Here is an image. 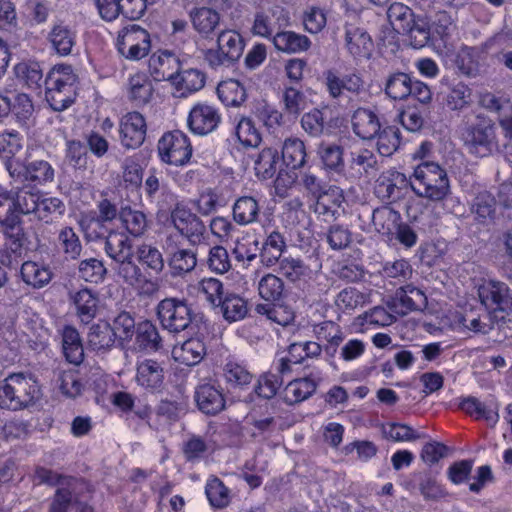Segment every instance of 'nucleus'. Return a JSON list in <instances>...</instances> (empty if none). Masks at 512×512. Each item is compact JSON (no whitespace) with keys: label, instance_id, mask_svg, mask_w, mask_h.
<instances>
[{"label":"nucleus","instance_id":"22","mask_svg":"<svg viewBox=\"0 0 512 512\" xmlns=\"http://www.w3.org/2000/svg\"><path fill=\"white\" fill-rule=\"evenodd\" d=\"M194 30L204 39H212L220 25V14L210 7H194L189 12Z\"/></svg>","mask_w":512,"mask_h":512},{"label":"nucleus","instance_id":"39","mask_svg":"<svg viewBox=\"0 0 512 512\" xmlns=\"http://www.w3.org/2000/svg\"><path fill=\"white\" fill-rule=\"evenodd\" d=\"M306 158V147L301 139L289 137L284 141L282 145V160L288 168L296 170L304 167Z\"/></svg>","mask_w":512,"mask_h":512},{"label":"nucleus","instance_id":"23","mask_svg":"<svg viewBox=\"0 0 512 512\" xmlns=\"http://www.w3.org/2000/svg\"><path fill=\"white\" fill-rule=\"evenodd\" d=\"M345 46L354 58H369L373 49V41L363 28L346 24Z\"/></svg>","mask_w":512,"mask_h":512},{"label":"nucleus","instance_id":"52","mask_svg":"<svg viewBox=\"0 0 512 512\" xmlns=\"http://www.w3.org/2000/svg\"><path fill=\"white\" fill-rule=\"evenodd\" d=\"M387 17L394 31L403 34L416 17L413 10L403 3L394 2L387 10Z\"/></svg>","mask_w":512,"mask_h":512},{"label":"nucleus","instance_id":"8","mask_svg":"<svg viewBox=\"0 0 512 512\" xmlns=\"http://www.w3.org/2000/svg\"><path fill=\"white\" fill-rule=\"evenodd\" d=\"M244 47V40L238 32L222 30L217 36V48L207 49L204 60L213 69L229 67L240 59Z\"/></svg>","mask_w":512,"mask_h":512},{"label":"nucleus","instance_id":"48","mask_svg":"<svg viewBox=\"0 0 512 512\" xmlns=\"http://www.w3.org/2000/svg\"><path fill=\"white\" fill-rule=\"evenodd\" d=\"M217 95L226 106L238 107L246 100L244 86L235 79H228L218 84Z\"/></svg>","mask_w":512,"mask_h":512},{"label":"nucleus","instance_id":"17","mask_svg":"<svg viewBox=\"0 0 512 512\" xmlns=\"http://www.w3.org/2000/svg\"><path fill=\"white\" fill-rule=\"evenodd\" d=\"M194 398L198 409L206 415H217L225 409L226 401L220 386L201 384L196 387Z\"/></svg>","mask_w":512,"mask_h":512},{"label":"nucleus","instance_id":"36","mask_svg":"<svg viewBox=\"0 0 512 512\" xmlns=\"http://www.w3.org/2000/svg\"><path fill=\"white\" fill-rule=\"evenodd\" d=\"M317 154L326 171L337 174H341L344 171V149L342 146L336 143L322 142L318 146Z\"/></svg>","mask_w":512,"mask_h":512},{"label":"nucleus","instance_id":"5","mask_svg":"<svg viewBox=\"0 0 512 512\" xmlns=\"http://www.w3.org/2000/svg\"><path fill=\"white\" fill-rule=\"evenodd\" d=\"M156 62L159 63L162 71H159L156 67L157 73L160 74L161 78L168 79L176 85L177 90L180 92L181 96H186L187 94H191L201 90L206 81V75L199 69L190 68L186 70L177 69L176 73H170L165 71L164 67L166 65H170L175 63L179 65V61L174 54L171 52L165 51L161 55L155 58H151L150 66H154Z\"/></svg>","mask_w":512,"mask_h":512},{"label":"nucleus","instance_id":"56","mask_svg":"<svg viewBox=\"0 0 512 512\" xmlns=\"http://www.w3.org/2000/svg\"><path fill=\"white\" fill-rule=\"evenodd\" d=\"M66 211L65 204L56 197H42L38 203L35 216L45 223H53Z\"/></svg>","mask_w":512,"mask_h":512},{"label":"nucleus","instance_id":"31","mask_svg":"<svg viewBox=\"0 0 512 512\" xmlns=\"http://www.w3.org/2000/svg\"><path fill=\"white\" fill-rule=\"evenodd\" d=\"M116 341V332L106 321H99L90 327L87 335L89 348L94 351H107L111 349Z\"/></svg>","mask_w":512,"mask_h":512},{"label":"nucleus","instance_id":"7","mask_svg":"<svg viewBox=\"0 0 512 512\" xmlns=\"http://www.w3.org/2000/svg\"><path fill=\"white\" fill-rule=\"evenodd\" d=\"M156 314L161 326L174 334L186 330L195 317L191 304L184 298L176 297L161 300L156 307Z\"/></svg>","mask_w":512,"mask_h":512},{"label":"nucleus","instance_id":"63","mask_svg":"<svg viewBox=\"0 0 512 512\" xmlns=\"http://www.w3.org/2000/svg\"><path fill=\"white\" fill-rule=\"evenodd\" d=\"M78 272L86 282L98 284L105 279L107 268L101 260L88 258L79 263Z\"/></svg>","mask_w":512,"mask_h":512},{"label":"nucleus","instance_id":"53","mask_svg":"<svg viewBox=\"0 0 512 512\" xmlns=\"http://www.w3.org/2000/svg\"><path fill=\"white\" fill-rule=\"evenodd\" d=\"M135 254L138 262L146 270L154 274H160L164 269L163 255L156 247L149 244H141L137 247Z\"/></svg>","mask_w":512,"mask_h":512},{"label":"nucleus","instance_id":"14","mask_svg":"<svg viewBox=\"0 0 512 512\" xmlns=\"http://www.w3.org/2000/svg\"><path fill=\"white\" fill-rule=\"evenodd\" d=\"M456 320L464 328L474 333L487 334L494 328L495 324L499 327L504 326L498 323L493 315L481 304L475 306L465 305L461 311L457 312Z\"/></svg>","mask_w":512,"mask_h":512},{"label":"nucleus","instance_id":"35","mask_svg":"<svg viewBox=\"0 0 512 512\" xmlns=\"http://www.w3.org/2000/svg\"><path fill=\"white\" fill-rule=\"evenodd\" d=\"M350 169L360 177L374 178L380 166L377 156L371 150L360 149L351 154Z\"/></svg>","mask_w":512,"mask_h":512},{"label":"nucleus","instance_id":"42","mask_svg":"<svg viewBox=\"0 0 512 512\" xmlns=\"http://www.w3.org/2000/svg\"><path fill=\"white\" fill-rule=\"evenodd\" d=\"M401 221V215L390 206H381L373 210L372 224L383 235H393Z\"/></svg>","mask_w":512,"mask_h":512},{"label":"nucleus","instance_id":"49","mask_svg":"<svg viewBox=\"0 0 512 512\" xmlns=\"http://www.w3.org/2000/svg\"><path fill=\"white\" fill-rule=\"evenodd\" d=\"M119 219L127 232L134 237L144 235L148 229V220L146 215L142 211L132 209L129 206L122 207L120 209Z\"/></svg>","mask_w":512,"mask_h":512},{"label":"nucleus","instance_id":"61","mask_svg":"<svg viewBox=\"0 0 512 512\" xmlns=\"http://www.w3.org/2000/svg\"><path fill=\"white\" fill-rule=\"evenodd\" d=\"M417 477L420 494L425 500L437 501L448 495L447 491L430 472L419 473Z\"/></svg>","mask_w":512,"mask_h":512},{"label":"nucleus","instance_id":"45","mask_svg":"<svg viewBox=\"0 0 512 512\" xmlns=\"http://www.w3.org/2000/svg\"><path fill=\"white\" fill-rule=\"evenodd\" d=\"M413 80L409 74L395 72L390 74L385 83V94L393 100H405L411 95Z\"/></svg>","mask_w":512,"mask_h":512},{"label":"nucleus","instance_id":"64","mask_svg":"<svg viewBox=\"0 0 512 512\" xmlns=\"http://www.w3.org/2000/svg\"><path fill=\"white\" fill-rule=\"evenodd\" d=\"M377 140V149L382 156H391L400 146V131L395 126L380 129Z\"/></svg>","mask_w":512,"mask_h":512},{"label":"nucleus","instance_id":"27","mask_svg":"<svg viewBox=\"0 0 512 512\" xmlns=\"http://www.w3.org/2000/svg\"><path fill=\"white\" fill-rule=\"evenodd\" d=\"M48 40L57 54L67 56L76 43V31L63 21H58L52 26Z\"/></svg>","mask_w":512,"mask_h":512},{"label":"nucleus","instance_id":"18","mask_svg":"<svg viewBox=\"0 0 512 512\" xmlns=\"http://www.w3.org/2000/svg\"><path fill=\"white\" fill-rule=\"evenodd\" d=\"M220 120L216 108L207 104H197L189 113L188 125L195 134L206 135L216 129Z\"/></svg>","mask_w":512,"mask_h":512},{"label":"nucleus","instance_id":"43","mask_svg":"<svg viewBox=\"0 0 512 512\" xmlns=\"http://www.w3.org/2000/svg\"><path fill=\"white\" fill-rule=\"evenodd\" d=\"M17 192L12 197L15 204V212L19 214H31L36 212L41 195L34 192L31 185L12 184Z\"/></svg>","mask_w":512,"mask_h":512},{"label":"nucleus","instance_id":"46","mask_svg":"<svg viewBox=\"0 0 512 512\" xmlns=\"http://www.w3.org/2000/svg\"><path fill=\"white\" fill-rule=\"evenodd\" d=\"M273 43L277 50L286 53L306 51L311 45V41L307 36L292 31L276 33L273 37Z\"/></svg>","mask_w":512,"mask_h":512},{"label":"nucleus","instance_id":"47","mask_svg":"<svg viewBox=\"0 0 512 512\" xmlns=\"http://www.w3.org/2000/svg\"><path fill=\"white\" fill-rule=\"evenodd\" d=\"M316 388L317 384L309 377L294 379L285 388L284 400L289 405L300 403L308 399Z\"/></svg>","mask_w":512,"mask_h":512},{"label":"nucleus","instance_id":"11","mask_svg":"<svg viewBox=\"0 0 512 512\" xmlns=\"http://www.w3.org/2000/svg\"><path fill=\"white\" fill-rule=\"evenodd\" d=\"M158 153L167 164L182 166L192 155V146L188 137L179 130L165 133L158 142Z\"/></svg>","mask_w":512,"mask_h":512},{"label":"nucleus","instance_id":"38","mask_svg":"<svg viewBox=\"0 0 512 512\" xmlns=\"http://www.w3.org/2000/svg\"><path fill=\"white\" fill-rule=\"evenodd\" d=\"M22 280L34 289L46 286L51 280L53 273L48 266L34 261H26L20 269Z\"/></svg>","mask_w":512,"mask_h":512},{"label":"nucleus","instance_id":"40","mask_svg":"<svg viewBox=\"0 0 512 512\" xmlns=\"http://www.w3.org/2000/svg\"><path fill=\"white\" fill-rule=\"evenodd\" d=\"M345 201L343 190L334 185H328L323 193L316 198L315 211L319 214H330L332 217L338 213L340 208Z\"/></svg>","mask_w":512,"mask_h":512},{"label":"nucleus","instance_id":"2","mask_svg":"<svg viewBox=\"0 0 512 512\" xmlns=\"http://www.w3.org/2000/svg\"><path fill=\"white\" fill-rule=\"evenodd\" d=\"M410 186L414 193L430 201H442L450 193L447 172L436 162L425 161L414 170Z\"/></svg>","mask_w":512,"mask_h":512},{"label":"nucleus","instance_id":"20","mask_svg":"<svg viewBox=\"0 0 512 512\" xmlns=\"http://www.w3.org/2000/svg\"><path fill=\"white\" fill-rule=\"evenodd\" d=\"M68 296L76 316L82 323L88 324L96 317L99 307V297L96 292L89 288H82L78 291H70Z\"/></svg>","mask_w":512,"mask_h":512},{"label":"nucleus","instance_id":"4","mask_svg":"<svg viewBox=\"0 0 512 512\" xmlns=\"http://www.w3.org/2000/svg\"><path fill=\"white\" fill-rule=\"evenodd\" d=\"M75 81L76 76L70 65H55L47 74L44 80L45 98L54 111H63L74 102Z\"/></svg>","mask_w":512,"mask_h":512},{"label":"nucleus","instance_id":"26","mask_svg":"<svg viewBox=\"0 0 512 512\" xmlns=\"http://www.w3.org/2000/svg\"><path fill=\"white\" fill-rule=\"evenodd\" d=\"M104 251L112 264L128 256H135L132 240L127 234L111 230L105 237Z\"/></svg>","mask_w":512,"mask_h":512},{"label":"nucleus","instance_id":"13","mask_svg":"<svg viewBox=\"0 0 512 512\" xmlns=\"http://www.w3.org/2000/svg\"><path fill=\"white\" fill-rule=\"evenodd\" d=\"M325 86L332 99H340L345 92L358 96L364 92L365 82L360 74L353 72L340 76L330 69L324 72Z\"/></svg>","mask_w":512,"mask_h":512},{"label":"nucleus","instance_id":"1","mask_svg":"<svg viewBox=\"0 0 512 512\" xmlns=\"http://www.w3.org/2000/svg\"><path fill=\"white\" fill-rule=\"evenodd\" d=\"M460 139L469 154L486 157L497 148L496 127L483 114H467L459 125Z\"/></svg>","mask_w":512,"mask_h":512},{"label":"nucleus","instance_id":"57","mask_svg":"<svg viewBox=\"0 0 512 512\" xmlns=\"http://www.w3.org/2000/svg\"><path fill=\"white\" fill-rule=\"evenodd\" d=\"M472 103V90L463 82L454 84L444 97V104L451 111H461Z\"/></svg>","mask_w":512,"mask_h":512},{"label":"nucleus","instance_id":"25","mask_svg":"<svg viewBox=\"0 0 512 512\" xmlns=\"http://www.w3.org/2000/svg\"><path fill=\"white\" fill-rule=\"evenodd\" d=\"M135 348L140 352H157L163 348V339L155 324L149 320L137 324Z\"/></svg>","mask_w":512,"mask_h":512},{"label":"nucleus","instance_id":"34","mask_svg":"<svg viewBox=\"0 0 512 512\" xmlns=\"http://www.w3.org/2000/svg\"><path fill=\"white\" fill-rule=\"evenodd\" d=\"M62 349L66 360L71 364L79 365L83 361V344L75 327L67 325L63 328Z\"/></svg>","mask_w":512,"mask_h":512},{"label":"nucleus","instance_id":"60","mask_svg":"<svg viewBox=\"0 0 512 512\" xmlns=\"http://www.w3.org/2000/svg\"><path fill=\"white\" fill-rule=\"evenodd\" d=\"M381 432L385 439L395 442L415 441L425 437L417 433L412 427L402 423L382 424Z\"/></svg>","mask_w":512,"mask_h":512},{"label":"nucleus","instance_id":"50","mask_svg":"<svg viewBox=\"0 0 512 512\" xmlns=\"http://www.w3.org/2000/svg\"><path fill=\"white\" fill-rule=\"evenodd\" d=\"M479 51L475 47H462L456 55L455 66L458 72L467 77L480 74Z\"/></svg>","mask_w":512,"mask_h":512},{"label":"nucleus","instance_id":"19","mask_svg":"<svg viewBox=\"0 0 512 512\" xmlns=\"http://www.w3.org/2000/svg\"><path fill=\"white\" fill-rule=\"evenodd\" d=\"M164 367L154 359H145L137 363L136 382L142 388L151 391H161L164 385Z\"/></svg>","mask_w":512,"mask_h":512},{"label":"nucleus","instance_id":"54","mask_svg":"<svg viewBox=\"0 0 512 512\" xmlns=\"http://www.w3.org/2000/svg\"><path fill=\"white\" fill-rule=\"evenodd\" d=\"M106 222L101 221L95 213L82 214L78 220L81 231L88 242L104 239L109 233Z\"/></svg>","mask_w":512,"mask_h":512},{"label":"nucleus","instance_id":"3","mask_svg":"<svg viewBox=\"0 0 512 512\" xmlns=\"http://www.w3.org/2000/svg\"><path fill=\"white\" fill-rule=\"evenodd\" d=\"M40 397L37 381L23 373L10 374L0 383V408L20 410Z\"/></svg>","mask_w":512,"mask_h":512},{"label":"nucleus","instance_id":"30","mask_svg":"<svg viewBox=\"0 0 512 512\" xmlns=\"http://www.w3.org/2000/svg\"><path fill=\"white\" fill-rule=\"evenodd\" d=\"M172 355L177 362L187 366H194L203 360L206 355V347L199 338H190L183 342L181 346L174 347Z\"/></svg>","mask_w":512,"mask_h":512},{"label":"nucleus","instance_id":"16","mask_svg":"<svg viewBox=\"0 0 512 512\" xmlns=\"http://www.w3.org/2000/svg\"><path fill=\"white\" fill-rule=\"evenodd\" d=\"M146 121L137 111L128 112L120 120V141L127 149H135L142 145L146 137Z\"/></svg>","mask_w":512,"mask_h":512},{"label":"nucleus","instance_id":"24","mask_svg":"<svg viewBox=\"0 0 512 512\" xmlns=\"http://www.w3.org/2000/svg\"><path fill=\"white\" fill-rule=\"evenodd\" d=\"M213 311L220 314L228 323L243 320L248 312V302L239 294L226 291V295H222L219 306Z\"/></svg>","mask_w":512,"mask_h":512},{"label":"nucleus","instance_id":"37","mask_svg":"<svg viewBox=\"0 0 512 512\" xmlns=\"http://www.w3.org/2000/svg\"><path fill=\"white\" fill-rule=\"evenodd\" d=\"M259 214V203L252 196L239 197L232 207L233 219L239 225L246 226L257 222Z\"/></svg>","mask_w":512,"mask_h":512},{"label":"nucleus","instance_id":"9","mask_svg":"<svg viewBox=\"0 0 512 512\" xmlns=\"http://www.w3.org/2000/svg\"><path fill=\"white\" fill-rule=\"evenodd\" d=\"M5 168L11 178V184L37 185L52 182L54 169L44 160H37L26 165L20 159H11L5 163Z\"/></svg>","mask_w":512,"mask_h":512},{"label":"nucleus","instance_id":"44","mask_svg":"<svg viewBox=\"0 0 512 512\" xmlns=\"http://www.w3.org/2000/svg\"><path fill=\"white\" fill-rule=\"evenodd\" d=\"M409 29L404 31L402 35H406L413 48L420 49L425 47L431 40L430 21L426 16L416 15Z\"/></svg>","mask_w":512,"mask_h":512},{"label":"nucleus","instance_id":"29","mask_svg":"<svg viewBox=\"0 0 512 512\" xmlns=\"http://www.w3.org/2000/svg\"><path fill=\"white\" fill-rule=\"evenodd\" d=\"M84 483L78 479H71L66 486L56 490L50 503L49 512H68L72 504L78 503V494Z\"/></svg>","mask_w":512,"mask_h":512},{"label":"nucleus","instance_id":"59","mask_svg":"<svg viewBox=\"0 0 512 512\" xmlns=\"http://www.w3.org/2000/svg\"><path fill=\"white\" fill-rule=\"evenodd\" d=\"M168 264L174 276L189 273L197 265V254L192 249H178L171 255Z\"/></svg>","mask_w":512,"mask_h":512},{"label":"nucleus","instance_id":"12","mask_svg":"<svg viewBox=\"0 0 512 512\" xmlns=\"http://www.w3.org/2000/svg\"><path fill=\"white\" fill-rule=\"evenodd\" d=\"M171 221L175 229L193 246L205 240L206 226L203 221L190 210L177 205L171 212Z\"/></svg>","mask_w":512,"mask_h":512},{"label":"nucleus","instance_id":"10","mask_svg":"<svg viewBox=\"0 0 512 512\" xmlns=\"http://www.w3.org/2000/svg\"><path fill=\"white\" fill-rule=\"evenodd\" d=\"M149 33L137 24L124 27L118 33V52L129 60H140L150 50Z\"/></svg>","mask_w":512,"mask_h":512},{"label":"nucleus","instance_id":"62","mask_svg":"<svg viewBox=\"0 0 512 512\" xmlns=\"http://www.w3.org/2000/svg\"><path fill=\"white\" fill-rule=\"evenodd\" d=\"M300 122L303 130L311 137H320L328 130L325 113L317 108L304 113Z\"/></svg>","mask_w":512,"mask_h":512},{"label":"nucleus","instance_id":"41","mask_svg":"<svg viewBox=\"0 0 512 512\" xmlns=\"http://www.w3.org/2000/svg\"><path fill=\"white\" fill-rule=\"evenodd\" d=\"M471 212L475 214L478 223H491L496 213L495 197L488 191L479 192L472 201Z\"/></svg>","mask_w":512,"mask_h":512},{"label":"nucleus","instance_id":"58","mask_svg":"<svg viewBox=\"0 0 512 512\" xmlns=\"http://www.w3.org/2000/svg\"><path fill=\"white\" fill-rule=\"evenodd\" d=\"M261 298L268 302H278L284 297L285 288L281 278L274 274H266L258 283Z\"/></svg>","mask_w":512,"mask_h":512},{"label":"nucleus","instance_id":"33","mask_svg":"<svg viewBox=\"0 0 512 512\" xmlns=\"http://www.w3.org/2000/svg\"><path fill=\"white\" fill-rule=\"evenodd\" d=\"M459 407L468 415L474 416L476 419H485L494 426L499 421V407L495 403L486 405L474 396H468L460 402Z\"/></svg>","mask_w":512,"mask_h":512},{"label":"nucleus","instance_id":"32","mask_svg":"<svg viewBox=\"0 0 512 512\" xmlns=\"http://www.w3.org/2000/svg\"><path fill=\"white\" fill-rule=\"evenodd\" d=\"M19 83L30 90H39L43 82V70L37 61H21L13 68Z\"/></svg>","mask_w":512,"mask_h":512},{"label":"nucleus","instance_id":"28","mask_svg":"<svg viewBox=\"0 0 512 512\" xmlns=\"http://www.w3.org/2000/svg\"><path fill=\"white\" fill-rule=\"evenodd\" d=\"M352 127L354 133L364 140L373 139L381 129L377 115L366 108H358L354 112Z\"/></svg>","mask_w":512,"mask_h":512},{"label":"nucleus","instance_id":"6","mask_svg":"<svg viewBox=\"0 0 512 512\" xmlns=\"http://www.w3.org/2000/svg\"><path fill=\"white\" fill-rule=\"evenodd\" d=\"M481 305L492 308L493 317L503 325L512 324V294L507 284L499 281H489L478 289Z\"/></svg>","mask_w":512,"mask_h":512},{"label":"nucleus","instance_id":"15","mask_svg":"<svg viewBox=\"0 0 512 512\" xmlns=\"http://www.w3.org/2000/svg\"><path fill=\"white\" fill-rule=\"evenodd\" d=\"M112 269L123 283L131 287H140L144 293L152 294L157 290V284L146 279L141 268L134 261V256H128L112 264Z\"/></svg>","mask_w":512,"mask_h":512},{"label":"nucleus","instance_id":"21","mask_svg":"<svg viewBox=\"0 0 512 512\" xmlns=\"http://www.w3.org/2000/svg\"><path fill=\"white\" fill-rule=\"evenodd\" d=\"M154 86L146 73H135L128 78L126 96L134 107H143L151 102Z\"/></svg>","mask_w":512,"mask_h":512},{"label":"nucleus","instance_id":"55","mask_svg":"<svg viewBox=\"0 0 512 512\" xmlns=\"http://www.w3.org/2000/svg\"><path fill=\"white\" fill-rule=\"evenodd\" d=\"M285 248L284 237L277 231L271 232L264 242L260 253L262 263L266 266L275 264L281 259Z\"/></svg>","mask_w":512,"mask_h":512},{"label":"nucleus","instance_id":"51","mask_svg":"<svg viewBox=\"0 0 512 512\" xmlns=\"http://www.w3.org/2000/svg\"><path fill=\"white\" fill-rule=\"evenodd\" d=\"M279 153L277 149H263L255 160V172L258 178L262 180L271 179L279 168Z\"/></svg>","mask_w":512,"mask_h":512}]
</instances>
